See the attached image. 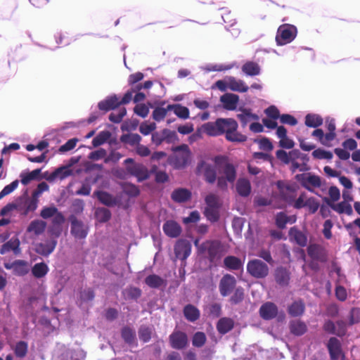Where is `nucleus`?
Instances as JSON below:
<instances>
[{"label": "nucleus", "mask_w": 360, "mask_h": 360, "mask_svg": "<svg viewBox=\"0 0 360 360\" xmlns=\"http://www.w3.org/2000/svg\"><path fill=\"white\" fill-rule=\"evenodd\" d=\"M247 271L256 278H263L269 274V267L264 262L255 259L248 262Z\"/></svg>", "instance_id": "6e6552de"}, {"label": "nucleus", "mask_w": 360, "mask_h": 360, "mask_svg": "<svg viewBox=\"0 0 360 360\" xmlns=\"http://www.w3.org/2000/svg\"><path fill=\"white\" fill-rule=\"evenodd\" d=\"M359 323H360V308L353 307L349 312V324L352 326Z\"/></svg>", "instance_id": "680f3d73"}, {"label": "nucleus", "mask_w": 360, "mask_h": 360, "mask_svg": "<svg viewBox=\"0 0 360 360\" xmlns=\"http://www.w3.org/2000/svg\"><path fill=\"white\" fill-rule=\"evenodd\" d=\"M13 272L15 275L23 276L27 274L30 271V268L27 262L25 260H15L13 264Z\"/></svg>", "instance_id": "473e14b6"}, {"label": "nucleus", "mask_w": 360, "mask_h": 360, "mask_svg": "<svg viewBox=\"0 0 360 360\" xmlns=\"http://www.w3.org/2000/svg\"><path fill=\"white\" fill-rule=\"evenodd\" d=\"M191 192L188 189L184 188H176L171 194L172 200L177 203L186 202L191 198Z\"/></svg>", "instance_id": "4be33fe9"}, {"label": "nucleus", "mask_w": 360, "mask_h": 360, "mask_svg": "<svg viewBox=\"0 0 360 360\" xmlns=\"http://www.w3.org/2000/svg\"><path fill=\"white\" fill-rule=\"evenodd\" d=\"M122 189L125 194L131 197L138 196L140 193L139 187L130 183H124Z\"/></svg>", "instance_id": "864d4df0"}, {"label": "nucleus", "mask_w": 360, "mask_h": 360, "mask_svg": "<svg viewBox=\"0 0 360 360\" xmlns=\"http://www.w3.org/2000/svg\"><path fill=\"white\" fill-rule=\"evenodd\" d=\"M207 338L203 332H196L192 338V344L195 347H202L206 342Z\"/></svg>", "instance_id": "603ef678"}, {"label": "nucleus", "mask_w": 360, "mask_h": 360, "mask_svg": "<svg viewBox=\"0 0 360 360\" xmlns=\"http://www.w3.org/2000/svg\"><path fill=\"white\" fill-rule=\"evenodd\" d=\"M58 211V208L54 206L45 207L41 210L40 216L43 219H47L55 216Z\"/></svg>", "instance_id": "e2e57ef3"}, {"label": "nucleus", "mask_w": 360, "mask_h": 360, "mask_svg": "<svg viewBox=\"0 0 360 360\" xmlns=\"http://www.w3.org/2000/svg\"><path fill=\"white\" fill-rule=\"evenodd\" d=\"M110 137V133L108 131H101L93 140L94 147H98L105 143Z\"/></svg>", "instance_id": "8fccbe9b"}, {"label": "nucleus", "mask_w": 360, "mask_h": 360, "mask_svg": "<svg viewBox=\"0 0 360 360\" xmlns=\"http://www.w3.org/2000/svg\"><path fill=\"white\" fill-rule=\"evenodd\" d=\"M229 89L233 91L244 93L248 91V86L241 79H236L235 77H229L228 79Z\"/></svg>", "instance_id": "c756f323"}, {"label": "nucleus", "mask_w": 360, "mask_h": 360, "mask_svg": "<svg viewBox=\"0 0 360 360\" xmlns=\"http://www.w3.org/2000/svg\"><path fill=\"white\" fill-rule=\"evenodd\" d=\"M214 162L220 174H221V176L217 177V187L222 191H226L228 183L233 184L236 179V168L224 155L215 156Z\"/></svg>", "instance_id": "f03ea898"}, {"label": "nucleus", "mask_w": 360, "mask_h": 360, "mask_svg": "<svg viewBox=\"0 0 360 360\" xmlns=\"http://www.w3.org/2000/svg\"><path fill=\"white\" fill-rule=\"evenodd\" d=\"M120 141L130 146H138L141 141V137L138 134H125L121 136Z\"/></svg>", "instance_id": "37998d69"}, {"label": "nucleus", "mask_w": 360, "mask_h": 360, "mask_svg": "<svg viewBox=\"0 0 360 360\" xmlns=\"http://www.w3.org/2000/svg\"><path fill=\"white\" fill-rule=\"evenodd\" d=\"M96 217L100 222H107L111 218V212L107 208H98L96 211Z\"/></svg>", "instance_id": "5fc2aeb1"}, {"label": "nucleus", "mask_w": 360, "mask_h": 360, "mask_svg": "<svg viewBox=\"0 0 360 360\" xmlns=\"http://www.w3.org/2000/svg\"><path fill=\"white\" fill-rule=\"evenodd\" d=\"M200 250L207 252L210 262H214L221 257V244L217 240H207L202 243Z\"/></svg>", "instance_id": "9b49d317"}, {"label": "nucleus", "mask_w": 360, "mask_h": 360, "mask_svg": "<svg viewBox=\"0 0 360 360\" xmlns=\"http://www.w3.org/2000/svg\"><path fill=\"white\" fill-rule=\"evenodd\" d=\"M15 355L18 358H23L27 355L28 345L25 341H19L16 343L14 349Z\"/></svg>", "instance_id": "de8ad7c7"}, {"label": "nucleus", "mask_w": 360, "mask_h": 360, "mask_svg": "<svg viewBox=\"0 0 360 360\" xmlns=\"http://www.w3.org/2000/svg\"><path fill=\"white\" fill-rule=\"evenodd\" d=\"M305 124L309 127H318L323 124L322 117L316 114H307L305 116Z\"/></svg>", "instance_id": "79ce46f5"}, {"label": "nucleus", "mask_w": 360, "mask_h": 360, "mask_svg": "<svg viewBox=\"0 0 360 360\" xmlns=\"http://www.w3.org/2000/svg\"><path fill=\"white\" fill-rule=\"evenodd\" d=\"M145 283L151 288H159L166 285V281L156 274H150L145 278Z\"/></svg>", "instance_id": "72a5a7b5"}, {"label": "nucleus", "mask_w": 360, "mask_h": 360, "mask_svg": "<svg viewBox=\"0 0 360 360\" xmlns=\"http://www.w3.org/2000/svg\"><path fill=\"white\" fill-rule=\"evenodd\" d=\"M238 123L233 118H218L214 122L204 124L205 132L212 136L225 134L226 139L231 142L243 143L246 141L247 136L237 131Z\"/></svg>", "instance_id": "f257e3e1"}, {"label": "nucleus", "mask_w": 360, "mask_h": 360, "mask_svg": "<svg viewBox=\"0 0 360 360\" xmlns=\"http://www.w3.org/2000/svg\"><path fill=\"white\" fill-rule=\"evenodd\" d=\"M296 221V217H294L292 221H290L289 217L285 212H280L276 215L275 223L278 228L283 229L285 228L288 223L293 224Z\"/></svg>", "instance_id": "e433bc0d"}, {"label": "nucleus", "mask_w": 360, "mask_h": 360, "mask_svg": "<svg viewBox=\"0 0 360 360\" xmlns=\"http://www.w3.org/2000/svg\"><path fill=\"white\" fill-rule=\"evenodd\" d=\"M134 111L137 115L145 118L149 113V108L146 104L141 103L136 105L134 108Z\"/></svg>", "instance_id": "774afa93"}, {"label": "nucleus", "mask_w": 360, "mask_h": 360, "mask_svg": "<svg viewBox=\"0 0 360 360\" xmlns=\"http://www.w3.org/2000/svg\"><path fill=\"white\" fill-rule=\"evenodd\" d=\"M245 298L244 289L239 286L233 291V295L229 298V302L232 305H237L241 303Z\"/></svg>", "instance_id": "a19ab883"}, {"label": "nucleus", "mask_w": 360, "mask_h": 360, "mask_svg": "<svg viewBox=\"0 0 360 360\" xmlns=\"http://www.w3.org/2000/svg\"><path fill=\"white\" fill-rule=\"evenodd\" d=\"M71 233L78 239L85 238L88 234V228L82 221L78 220L75 217L71 218Z\"/></svg>", "instance_id": "dca6fc26"}, {"label": "nucleus", "mask_w": 360, "mask_h": 360, "mask_svg": "<svg viewBox=\"0 0 360 360\" xmlns=\"http://www.w3.org/2000/svg\"><path fill=\"white\" fill-rule=\"evenodd\" d=\"M274 277L276 282L278 285L281 286H286L288 285L290 279V273L286 268L279 266L275 270Z\"/></svg>", "instance_id": "393cba45"}, {"label": "nucleus", "mask_w": 360, "mask_h": 360, "mask_svg": "<svg viewBox=\"0 0 360 360\" xmlns=\"http://www.w3.org/2000/svg\"><path fill=\"white\" fill-rule=\"evenodd\" d=\"M196 174L203 175L204 179L208 184H214L217 178V170L214 165L207 162L205 160L200 161L196 167Z\"/></svg>", "instance_id": "423d86ee"}, {"label": "nucleus", "mask_w": 360, "mask_h": 360, "mask_svg": "<svg viewBox=\"0 0 360 360\" xmlns=\"http://www.w3.org/2000/svg\"><path fill=\"white\" fill-rule=\"evenodd\" d=\"M127 114L125 108H120L118 112H113L109 115V120L113 123H120Z\"/></svg>", "instance_id": "bf43d9fd"}, {"label": "nucleus", "mask_w": 360, "mask_h": 360, "mask_svg": "<svg viewBox=\"0 0 360 360\" xmlns=\"http://www.w3.org/2000/svg\"><path fill=\"white\" fill-rule=\"evenodd\" d=\"M191 243L186 239H179L175 244L174 253L176 257L181 259L185 260L191 254Z\"/></svg>", "instance_id": "4468645a"}, {"label": "nucleus", "mask_w": 360, "mask_h": 360, "mask_svg": "<svg viewBox=\"0 0 360 360\" xmlns=\"http://www.w3.org/2000/svg\"><path fill=\"white\" fill-rule=\"evenodd\" d=\"M224 265L229 270H239L243 268L241 259L235 256H227L224 259Z\"/></svg>", "instance_id": "7c9ffc66"}, {"label": "nucleus", "mask_w": 360, "mask_h": 360, "mask_svg": "<svg viewBox=\"0 0 360 360\" xmlns=\"http://www.w3.org/2000/svg\"><path fill=\"white\" fill-rule=\"evenodd\" d=\"M204 214L212 222L217 221L219 219L218 207H206Z\"/></svg>", "instance_id": "6e6d98bb"}, {"label": "nucleus", "mask_w": 360, "mask_h": 360, "mask_svg": "<svg viewBox=\"0 0 360 360\" xmlns=\"http://www.w3.org/2000/svg\"><path fill=\"white\" fill-rule=\"evenodd\" d=\"M295 179L303 188L310 192H314V188L321 186V177L311 173L297 174Z\"/></svg>", "instance_id": "39448f33"}, {"label": "nucleus", "mask_w": 360, "mask_h": 360, "mask_svg": "<svg viewBox=\"0 0 360 360\" xmlns=\"http://www.w3.org/2000/svg\"><path fill=\"white\" fill-rule=\"evenodd\" d=\"M46 227V223L42 220H34L31 221L27 229V232L33 233L39 236L44 233Z\"/></svg>", "instance_id": "f704fd0d"}, {"label": "nucleus", "mask_w": 360, "mask_h": 360, "mask_svg": "<svg viewBox=\"0 0 360 360\" xmlns=\"http://www.w3.org/2000/svg\"><path fill=\"white\" fill-rule=\"evenodd\" d=\"M169 343L172 349L181 350L186 348L188 343L187 334L179 329H174L169 335Z\"/></svg>", "instance_id": "1a4fd4ad"}, {"label": "nucleus", "mask_w": 360, "mask_h": 360, "mask_svg": "<svg viewBox=\"0 0 360 360\" xmlns=\"http://www.w3.org/2000/svg\"><path fill=\"white\" fill-rule=\"evenodd\" d=\"M40 172L41 169H37L28 173H22L20 174L22 184L27 185L31 181L37 179Z\"/></svg>", "instance_id": "49530a36"}, {"label": "nucleus", "mask_w": 360, "mask_h": 360, "mask_svg": "<svg viewBox=\"0 0 360 360\" xmlns=\"http://www.w3.org/2000/svg\"><path fill=\"white\" fill-rule=\"evenodd\" d=\"M38 197L32 194L31 198H26L25 200V211L24 213L27 214L30 212L34 211L37 207Z\"/></svg>", "instance_id": "3c124183"}, {"label": "nucleus", "mask_w": 360, "mask_h": 360, "mask_svg": "<svg viewBox=\"0 0 360 360\" xmlns=\"http://www.w3.org/2000/svg\"><path fill=\"white\" fill-rule=\"evenodd\" d=\"M233 327V320L228 317L221 318L217 323V331L222 335H224L231 331Z\"/></svg>", "instance_id": "bb28decb"}, {"label": "nucleus", "mask_w": 360, "mask_h": 360, "mask_svg": "<svg viewBox=\"0 0 360 360\" xmlns=\"http://www.w3.org/2000/svg\"><path fill=\"white\" fill-rule=\"evenodd\" d=\"M220 101L226 110H233L237 108L239 96L234 94L226 93L220 97Z\"/></svg>", "instance_id": "412c9836"}, {"label": "nucleus", "mask_w": 360, "mask_h": 360, "mask_svg": "<svg viewBox=\"0 0 360 360\" xmlns=\"http://www.w3.org/2000/svg\"><path fill=\"white\" fill-rule=\"evenodd\" d=\"M307 207L310 213H315L320 207L319 202L314 197L309 198L306 200V206Z\"/></svg>", "instance_id": "69168bd1"}, {"label": "nucleus", "mask_w": 360, "mask_h": 360, "mask_svg": "<svg viewBox=\"0 0 360 360\" xmlns=\"http://www.w3.org/2000/svg\"><path fill=\"white\" fill-rule=\"evenodd\" d=\"M242 70L249 76L258 75L260 72L259 65L252 61H248L242 66Z\"/></svg>", "instance_id": "58836bf2"}, {"label": "nucleus", "mask_w": 360, "mask_h": 360, "mask_svg": "<svg viewBox=\"0 0 360 360\" xmlns=\"http://www.w3.org/2000/svg\"><path fill=\"white\" fill-rule=\"evenodd\" d=\"M236 278L229 274H224L219 283V290L222 297L230 295L236 288Z\"/></svg>", "instance_id": "9d476101"}, {"label": "nucleus", "mask_w": 360, "mask_h": 360, "mask_svg": "<svg viewBox=\"0 0 360 360\" xmlns=\"http://www.w3.org/2000/svg\"><path fill=\"white\" fill-rule=\"evenodd\" d=\"M218 10H222L224 11V13L221 15V18L225 23L228 24V27H232L236 24L237 21L235 18H230L229 17L231 13V11L228 8L219 7Z\"/></svg>", "instance_id": "13d9d810"}, {"label": "nucleus", "mask_w": 360, "mask_h": 360, "mask_svg": "<svg viewBox=\"0 0 360 360\" xmlns=\"http://www.w3.org/2000/svg\"><path fill=\"white\" fill-rule=\"evenodd\" d=\"M308 255L314 260L324 262L327 260V252L321 245L313 243L307 247Z\"/></svg>", "instance_id": "2eb2a0df"}, {"label": "nucleus", "mask_w": 360, "mask_h": 360, "mask_svg": "<svg viewBox=\"0 0 360 360\" xmlns=\"http://www.w3.org/2000/svg\"><path fill=\"white\" fill-rule=\"evenodd\" d=\"M71 172L65 167H60L56 169L53 172L51 173L50 176L47 179L49 181H53L56 178H60V179H63L67 176H70Z\"/></svg>", "instance_id": "a18cd8bd"}, {"label": "nucleus", "mask_w": 360, "mask_h": 360, "mask_svg": "<svg viewBox=\"0 0 360 360\" xmlns=\"http://www.w3.org/2000/svg\"><path fill=\"white\" fill-rule=\"evenodd\" d=\"M121 337L124 342L129 346L136 347L137 340L135 330L128 326H124L121 329Z\"/></svg>", "instance_id": "5701e85b"}, {"label": "nucleus", "mask_w": 360, "mask_h": 360, "mask_svg": "<svg viewBox=\"0 0 360 360\" xmlns=\"http://www.w3.org/2000/svg\"><path fill=\"white\" fill-rule=\"evenodd\" d=\"M49 266L44 262L35 264L32 268V274L36 278L44 277L49 272Z\"/></svg>", "instance_id": "c9c22d12"}, {"label": "nucleus", "mask_w": 360, "mask_h": 360, "mask_svg": "<svg viewBox=\"0 0 360 360\" xmlns=\"http://www.w3.org/2000/svg\"><path fill=\"white\" fill-rule=\"evenodd\" d=\"M173 150L175 154L168 158V163L176 169L185 168L191 158V151L188 145L181 144L175 147Z\"/></svg>", "instance_id": "7ed1b4c3"}, {"label": "nucleus", "mask_w": 360, "mask_h": 360, "mask_svg": "<svg viewBox=\"0 0 360 360\" xmlns=\"http://www.w3.org/2000/svg\"><path fill=\"white\" fill-rule=\"evenodd\" d=\"M305 310V304L302 300L293 302L288 308V314L292 317L302 316Z\"/></svg>", "instance_id": "2f4dec72"}, {"label": "nucleus", "mask_w": 360, "mask_h": 360, "mask_svg": "<svg viewBox=\"0 0 360 360\" xmlns=\"http://www.w3.org/2000/svg\"><path fill=\"white\" fill-rule=\"evenodd\" d=\"M290 331L295 336H301L304 335L307 330V325L300 320H295L290 322L289 324Z\"/></svg>", "instance_id": "c85d7f7f"}, {"label": "nucleus", "mask_w": 360, "mask_h": 360, "mask_svg": "<svg viewBox=\"0 0 360 360\" xmlns=\"http://www.w3.org/2000/svg\"><path fill=\"white\" fill-rule=\"evenodd\" d=\"M156 129V124L155 122H151L150 124H147L146 122H143L139 127V131L143 135H148L152 133Z\"/></svg>", "instance_id": "338daca9"}, {"label": "nucleus", "mask_w": 360, "mask_h": 360, "mask_svg": "<svg viewBox=\"0 0 360 360\" xmlns=\"http://www.w3.org/2000/svg\"><path fill=\"white\" fill-rule=\"evenodd\" d=\"M127 165V172L136 176L139 181L147 179L149 177L148 169L143 165L135 163L132 158H127L124 160Z\"/></svg>", "instance_id": "0eeeda50"}, {"label": "nucleus", "mask_w": 360, "mask_h": 360, "mask_svg": "<svg viewBox=\"0 0 360 360\" xmlns=\"http://www.w3.org/2000/svg\"><path fill=\"white\" fill-rule=\"evenodd\" d=\"M170 109H168V105L167 108L158 107L153 111L152 117L155 121L160 122L166 117L167 112Z\"/></svg>", "instance_id": "4d7b16f0"}, {"label": "nucleus", "mask_w": 360, "mask_h": 360, "mask_svg": "<svg viewBox=\"0 0 360 360\" xmlns=\"http://www.w3.org/2000/svg\"><path fill=\"white\" fill-rule=\"evenodd\" d=\"M184 317L190 322H195L200 316L199 309L193 304L186 305L183 310Z\"/></svg>", "instance_id": "cd10ccee"}, {"label": "nucleus", "mask_w": 360, "mask_h": 360, "mask_svg": "<svg viewBox=\"0 0 360 360\" xmlns=\"http://www.w3.org/2000/svg\"><path fill=\"white\" fill-rule=\"evenodd\" d=\"M98 200L106 206H112L115 205V199L112 195L105 191H96L95 193Z\"/></svg>", "instance_id": "ea45409f"}, {"label": "nucleus", "mask_w": 360, "mask_h": 360, "mask_svg": "<svg viewBox=\"0 0 360 360\" xmlns=\"http://www.w3.org/2000/svg\"><path fill=\"white\" fill-rule=\"evenodd\" d=\"M236 190L240 197H248L252 191L250 181L246 178H239L236 184Z\"/></svg>", "instance_id": "6ab92c4d"}, {"label": "nucleus", "mask_w": 360, "mask_h": 360, "mask_svg": "<svg viewBox=\"0 0 360 360\" xmlns=\"http://www.w3.org/2000/svg\"><path fill=\"white\" fill-rule=\"evenodd\" d=\"M266 115L272 120H276L280 118L281 115L278 108L275 105H270L264 110Z\"/></svg>", "instance_id": "0e129e2a"}, {"label": "nucleus", "mask_w": 360, "mask_h": 360, "mask_svg": "<svg viewBox=\"0 0 360 360\" xmlns=\"http://www.w3.org/2000/svg\"><path fill=\"white\" fill-rule=\"evenodd\" d=\"M164 233L170 238H177L181 233V226L175 221H167L162 226Z\"/></svg>", "instance_id": "a211bd4d"}, {"label": "nucleus", "mask_w": 360, "mask_h": 360, "mask_svg": "<svg viewBox=\"0 0 360 360\" xmlns=\"http://www.w3.org/2000/svg\"><path fill=\"white\" fill-rule=\"evenodd\" d=\"M120 105L119 98L116 95H113L100 101L98 104V107L99 110L107 112L118 108Z\"/></svg>", "instance_id": "b1692460"}, {"label": "nucleus", "mask_w": 360, "mask_h": 360, "mask_svg": "<svg viewBox=\"0 0 360 360\" xmlns=\"http://www.w3.org/2000/svg\"><path fill=\"white\" fill-rule=\"evenodd\" d=\"M139 337L143 342H148L152 336V329L149 326L141 325L138 330Z\"/></svg>", "instance_id": "c03bdc74"}, {"label": "nucleus", "mask_w": 360, "mask_h": 360, "mask_svg": "<svg viewBox=\"0 0 360 360\" xmlns=\"http://www.w3.org/2000/svg\"><path fill=\"white\" fill-rule=\"evenodd\" d=\"M241 111L242 113L238 114L237 117L240 120L243 126L247 124L250 118L255 120L259 119L258 115L250 112V110L243 109Z\"/></svg>", "instance_id": "09e8293b"}, {"label": "nucleus", "mask_w": 360, "mask_h": 360, "mask_svg": "<svg viewBox=\"0 0 360 360\" xmlns=\"http://www.w3.org/2000/svg\"><path fill=\"white\" fill-rule=\"evenodd\" d=\"M312 156L316 159H326L331 160L333 157V153L330 151H326L325 150L318 148L314 150L312 152Z\"/></svg>", "instance_id": "052dcab7"}, {"label": "nucleus", "mask_w": 360, "mask_h": 360, "mask_svg": "<svg viewBox=\"0 0 360 360\" xmlns=\"http://www.w3.org/2000/svg\"><path fill=\"white\" fill-rule=\"evenodd\" d=\"M327 348L330 359L338 360L342 353L341 343L340 340L335 337L330 338L328 342Z\"/></svg>", "instance_id": "f3484780"}, {"label": "nucleus", "mask_w": 360, "mask_h": 360, "mask_svg": "<svg viewBox=\"0 0 360 360\" xmlns=\"http://www.w3.org/2000/svg\"><path fill=\"white\" fill-rule=\"evenodd\" d=\"M297 35V28L289 23L281 25L276 31L275 41L276 45H287L292 42Z\"/></svg>", "instance_id": "20e7f679"}, {"label": "nucleus", "mask_w": 360, "mask_h": 360, "mask_svg": "<svg viewBox=\"0 0 360 360\" xmlns=\"http://www.w3.org/2000/svg\"><path fill=\"white\" fill-rule=\"evenodd\" d=\"M278 314L279 311L277 305L269 301L263 303L259 309L260 317L265 321H270L276 318Z\"/></svg>", "instance_id": "f8f14e48"}, {"label": "nucleus", "mask_w": 360, "mask_h": 360, "mask_svg": "<svg viewBox=\"0 0 360 360\" xmlns=\"http://www.w3.org/2000/svg\"><path fill=\"white\" fill-rule=\"evenodd\" d=\"M289 240L303 248L307 245V236L306 233L301 231L297 226H292L288 231Z\"/></svg>", "instance_id": "ddd939ff"}, {"label": "nucleus", "mask_w": 360, "mask_h": 360, "mask_svg": "<svg viewBox=\"0 0 360 360\" xmlns=\"http://www.w3.org/2000/svg\"><path fill=\"white\" fill-rule=\"evenodd\" d=\"M56 245L57 240L56 239H52L46 243H40L36 246V252L43 256H48L53 252Z\"/></svg>", "instance_id": "a878e982"}, {"label": "nucleus", "mask_w": 360, "mask_h": 360, "mask_svg": "<svg viewBox=\"0 0 360 360\" xmlns=\"http://www.w3.org/2000/svg\"><path fill=\"white\" fill-rule=\"evenodd\" d=\"M168 109L173 110L174 114L181 119L185 120L189 117L188 108L180 104L168 105Z\"/></svg>", "instance_id": "4c0bfd02"}, {"label": "nucleus", "mask_w": 360, "mask_h": 360, "mask_svg": "<svg viewBox=\"0 0 360 360\" xmlns=\"http://www.w3.org/2000/svg\"><path fill=\"white\" fill-rule=\"evenodd\" d=\"M324 201L334 211L337 212L339 214L345 213L346 214H347L349 216H350L353 214V210H352V205L346 201H342L338 204H334L327 198H324Z\"/></svg>", "instance_id": "aec40b11"}]
</instances>
